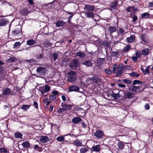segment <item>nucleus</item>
I'll list each match as a JSON object with an SVG mask.
<instances>
[{
	"instance_id": "obj_1",
	"label": "nucleus",
	"mask_w": 153,
	"mask_h": 153,
	"mask_svg": "<svg viewBox=\"0 0 153 153\" xmlns=\"http://www.w3.org/2000/svg\"><path fill=\"white\" fill-rule=\"evenodd\" d=\"M52 95H50L49 99L50 101H53L55 100V103L56 104H59L60 100L59 98H56V96L59 95V92L57 91H53L52 93Z\"/></svg>"
},
{
	"instance_id": "obj_19",
	"label": "nucleus",
	"mask_w": 153,
	"mask_h": 153,
	"mask_svg": "<svg viewBox=\"0 0 153 153\" xmlns=\"http://www.w3.org/2000/svg\"><path fill=\"white\" fill-rule=\"evenodd\" d=\"M150 49L148 48H145L143 49L141 52V54L143 56L148 55L149 53Z\"/></svg>"
},
{
	"instance_id": "obj_60",
	"label": "nucleus",
	"mask_w": 153,
	"mask_h": 153,
	"mask_svg": "<svg viewBox=\"0 0 153 153\" xmlns=\"http://www.w3.org/2000/svg\"><path fill=\"white\" fill-rule=\"evenodd\" d=\"M141 39L142 40L143 42H144L145 43L146 42V41L145 40V34H142L141 36Z\"/></svg>"
},
{
	"instance_id": "obj_2",
	"label": "nucleus",
	"mask_w": 153,
	"mask_h": 153,
	"mask_svg": "<svg viewBox=\"0 0 153 153\" xmlns=\"http://www.w3.org/2000/svg\"><path fill=\"white\" fill-rule=\"evenodd\" d=\"M79 66V60L76 59L72 60L69 64V67L73 70L76 69Z\"/></svg>"
},
{
	"instance_id": "obj_17",
	"label": "nucleus",
	"mask_w": 153,
	"mask_h": 153,
	"mask_svg": "<svg viewBox=\"0 0 153 153\" xmlns=\"http://www.w3.org/2000/svg\"><path fill=\"white\" fill-rule=\"evenodd\" d=\"M65 22L63 20H59L56 22L55 24L57 27H62L65 24Z\"/></svg>"
},
{
	"instance_id": "obj_10",
	"label": "nucleus",
	"mask_w": 153,
	"mask_h": 153,
	"mask_svg": "<svg viewBox=\"0 0 153 153\" xmlns=\"http://www.w3.org/2000/svg\"><path fill=\"white\" fill-rule=\"evenodd\" d=\"M61 105L62 107L64 108L66 111L71 110L72 107L71 105H68L63 102L61 103Z\"/></svg>"
},
{
	"instance_id": "obj_16",
	"label": "nucleus",
	"mask_w": 153,
	"mask_h": 153,
	"mask_svg": "<svg viewBox=\"0 0 153 153\" xmlns=\"http://www.w3.org/2000/svg\"><path fill=\"white\" fill-rule=\"evenodd\" d=\"M77 78L76 76H72L68 75L67 76V81L68 82H75Z\"/></svg>"
},
{
	"instance_id": "obj_5",
	"label": "nucleus",
	"mask_w": 153,
	"mask_h": 153,
	"mask_svg": "<svg viewBox=\"0 0 153 153\" xmlns=\"http://www.w3.org/2000/svg\"><path fill=\"white\" fill-rule=\"evenodd\" d=\"M46 68L45 67H39L37 68L36 70V72L40 75H45Z\"/></svg>"
},
{
	"instance_id": "obj_13",
	"label": "nucleus",
	"mask_w": 153,
	"mask_h": 153,
	"mask_svg": "<svg viewBox=\"0 0 153 153\" xmlns=\"http://www.w3.org/2000/svg\"><path fill=\"white\" fill-rule=\"evenodd\" d=\"M91 150L92 152H98L100 150V145H97L95 146H93L91 149Z\"/></svg>"
},
{
	"instance_id": "obj_34",
	"label": "nucleus",
	"mask_w": 153,
	"mask_h": 153,
	"mask_svg": "<svg viewBox=\"0 0 153 153\" xmlns=\"http://www.w3.org/2000/svg\"><path fill=\"white\" fill-rule=\"evenodd\" d=\"M30 105H23L22 106L21 108L25 111H27V110L30 108Z\"/></svg>"
},
{
	"instance_id": "obj_43",
	"label": "nucleus",
	"mask_w": 153,
	"mask_h": 153,
	"mask_svg": "<svg viewBox=\"0 0 153 153\" xmlns=\"http://www.w3.org/2000/svg\"><path fill=\"white\" fill-rule=\"evenodd\" d=\"M56 140L58 141L59 142H62L65 140V137L63 136H60L57 137Z\"/></svg>"
},
{
	"instance_id": "obj_47",
	"label": "nucleus",
	"mask_w": 153,
	"mask_h": 153,
	"mask_svg": "<svg viewBox=\"0 0 153 153\" xmlns=\"http://www.w3.org/2000/svg\"><path fill=\"white\" fill-rule=\"evenodd\" d=\"M150 68V66H147L146 68L145 69V70H144V73H143V74H150V73L149 71V69Z\"/></svg>"
},
{
	"instance_id": "obj_9",
	"label": "nucleus",
	"mask_w": 153,
	"mask_h": 153,
	"mask_svg": "<svg viewBox=\"0 0 153 153\" xmlns=\"http://www.w3.org/2000/svg\"><path fill=\"white\" fill-rule=\"evenodd\" d=\"M9 22L6 18L0 19V27H4L8 25Z\"/></svg>"
},
{
	"instance_id": "obj_61",
	"label": "nucleus",
	"mask_w": 153,
	"mask_h": 153,
	"mask_svg": "<svg viewBox=\"0 0 153 153\" xmlns=\"http://www.w3.org/2000/svg\"><path fill=\"white\" fill-rule=\"evenodd\" d=\"M126 11L128 12H131L132 11H133L131 6H129L126 9Z\"/></svg>"
},
{
	"instance_id": "obj_7",
	"label": "nucleus",
	"mask_w": 153,
	"mask_h": 153,
	"mask_svg": "<svg viewBox=\"0 0 153 153\" xmlns=\"http://www.w3.org/2000/svg\"><path fill=\"white\" fill-rule=\"evenodd\" d=\"M51 139L46 136H42L39 139L40 141L42 143H44L50 141Z\"/></svg>"
},
{
	"instance_id": "obj_8",
	"label": "nucleus",
	"mask_w": 153,
	"mask_h": 153,
	"mask_svg": "<svg viewBox=\"0 0 153 153\" xmlns=\"http://www.w3.org/2000/svg\"><path fill=\"white\" fill-rule=\"evenodd\" d=\"M84 9L88 12H93L95 8L93 5L86 4Z\"/></svg>"
},
{
	"instance_id": "obj_58",
	"label": "nucleus",
	"mask_w": 153,
	"mask_h": 153,
	"mask_svg": "<svg viewBox=\"0 0 153 153\" xmlns=\"http://www.w3.org/2000/svg\"><path fill=\"white\" fill-rule=\"evenodd\" d=\"M134 91L133 92H136L137 89L139 90L140 89V86H137L134 85Z\"/></svg>"
},
{
	"instance_id": "obj_35",
	"label": "nucleus",
	"mask_w": 153,
	"mask_h": 153,
	"mask_svg": "<svg viewBox=\"0 0 153 153\" xmlns=\"http://www.w3.org/2000/svg\"><path fill=\"white\" fill-rule=\"evenodd\" d=\"M14 136L16 138H22L23 135L19 132H16L14 134Z\"/></svg>"
},
{
	"instance_id": "obj_12",
	"label": "nucleus",
	"mask_w": 153,
	"mask_h": 153,
	"mask_svg": "<svg viewBox=\"0 0 153 153\" xmlns=\"http://www.w3.org/2000/svg\"><path fill=\"white\" fill-rule=\"evenodd\" d=\"M82 120V119L79 117H76L73 118L72 120V122L74 124H77L80 122Z\"/></svg>"
},
{
	"instance_id": "obj_49",
	"label": "nucleus",
	"mask_w": 153,
	"mask_h": 153,
	"mask_svg": "<svg viewBox=\"0 0 153 153\" xmlns=\"http://www.w3.org/2000/svg\"><path fill=\"white\" fill-rule=\"evenodd\" d=\"M21 45V43L20 42H16L13 45V48H16L17 47L20 46Z\"/></svg>"
},
{
	"instance_id": "obj_46",
	"label": "nucleus",
	"mask_w": 153,
	"mask_h": 153,
	"mask_svg": "<svg viewBox=\"0 0 153 153\" xmlns=\"http://www.w3.org/2000/svg\"><path fill=\"white\" fill-rule=\"evenodd\" d=\"M119 53V51H112L111 53V55L113 57H117Z\"/></svg>"
},
{
	"instance_id": "obj_48",
	"label": "nucleus",
	"mask_w": 153,
	"mask_h": 153,
	"mask_svg": "<svg viewBox=\"0 0 153 153\" xmlns=\"http://www.w3.org/2000/svg\"><path fill=\"white\" fill-rule=\"evenodd\" d=\"M111 94V97H113L114 99L117 100L118 99L116 94L114 93L113 91H112L111 94Z\"/></svg>"
},
{
	"instance_id": "obj_18",
	"label": "nucleus",
	"mask_w": 153,
	"mask_h": 153,
	"mask_svg": "<svg viewBox=\"0 0 153 153\" xmlns=\"http://www.w3.org/2000/svg\"><path fill=\"white\" fill-rule=\"evenodd\" d=\"M123 71L121 67H118L117 69V71L116 73L115 76L117 77H119L123 74Z\"/></svg>"
},
{
	"instance_id": "obj_21",
	"label": "nucleus",
	"mask_w": 153,
	"mask_h": 153,
	"mask_svg": "<svg viewBox=\"0 0 153 153\" xmlns=\"http://www.w3.org/2000/svg\"><path fill=\"white\" fill-rule=\"evenodd\" d=\"M82 65H85L87 67H90L92 66L93 63L91 62L89 60H87L84 61L82 63Z\"/></svg>"
},
{
	"instance_id": "obj_23",
	"label": "nucleus",
	"mask_w": 153,
	"mask_h": 153,
	"mask_svg": "<svg viewBox=\"0 0 153 153\" xmlns=\"http://www.w3.org/2000/svg\"><path fill=\"white\" fill-rule=\"evenodd\" d=\"M11 92L10 89L8 88H7L3 90L2 94L4 95H7L10 94Z\"/></svg>"
},
{
	"instance_id": "obj_57",
	"label": "nucleus",
	"mask_w": 153,
	"mask_h": 153,
	"mask_svg": "<svg viewBox=\"0 0 153 153\" xmlns=\"http://www.w3.org/2000/svg\"><path fill=\"white\" fill-rule=\"evenodd\" d=\"M26 62H29L31 63V62H36V61L34 59H27L26 60Z\"/></svg>"
},
{
	"instance_id": "obj_64",
	"label": "nucleus",
	"mask_w": 153,
	"mask_h": 153,
	"mask_svg": "<svg viewBox=\"0 0 153 153\" xmlns=\"http://www.w3.org/2000/svg\"><path fill=\"white\" fill-rule=\"evenodd\" d=\"M118 86L119 87H120L121 88H125L126 86L125 85L122 84H118Z\"/></svg>"
},
{
	"instance_id": "obj_54",
	"label": "nucleus",
	"mask_w": 153,
	"mask_h": 153,
	"mask_svg": "<svg viewBox=\"0 0 153 153\" xmlns=\"http://www.w3.org/2000/svg\"><path fill=\"white\" fill-rule=\"evenodd\" d=\"M133 19L132 22H135L137 20V17L136 15L134 14L133 15V16L132 17Z\"/></svg>"
},
{
	"instance_id": "obj_45",
	"label": "nucleus",
	"mask_w": 153,
	"mask_h": 153,
	"mask_svg": "<svg viewBox=\"0 0 153 153\" xmlns=\"http://www.w3.org/2000/svg\"><path fill=\"white\" fill-rule=\"evenodd\" d=\"M34 149H36L37 151L39 152H41L42 151V148L41 147H39V146L38 145H35Z\"/></svg>"
},
{
	"instance_id": "obj_42",
	"label": "nucleus",
	"mask_w": 153,
	"mask_h": 153,
	"mask_svg": "<svg viewBox=\"0 0 153 153\" xmlns=\"http://www.w3.org/2000/svg\"><path fill=\"white\" fill-rule=\"evenodd\" d=\"M124 30L122 28H120L118 30V34L119 35H120L124 34Z\"/></svg>"
},
{
	"instance_id": "obj_11",
	"label": "nucleus",
	"mask_w": 153,
	"mask_h": 153,
	"mask_svg": "<svg viewBox=\"0 0 153 153\" xmlns=\"http://www.w3.org/2000/svg\"><path fill=\"white\" fill-rule=\"evenodd\" d=\"M68 88L69 92L77 91L79 89L78 87L75 85H71Z\"/></svg>"
},
{
	"instance_id": "obj_30",
	"label": "nucleus",
	"mask_w": 153,
	"mask_h": 153,
	"mask_svg": "<svg viewBox=\"0 0 153 153\" xmlns=\"http://www.w3.org/2000/svg\"><path fill=\"white\" fill-rule=\"evenodd\" d=\"M94 13L93 12H88L85 13V15L87 17L89 18H94Z\"/></svg>"
},
{
	"instance_id": "obj_25",
	"label": "nucleus",
	"mask_w": 153,
	"mask_h": 153,
	"mask_svg": "<svg viewBox=\"0 0 153 153\" xmlns=\"http://www.w3.org/2000/svg\"><path fill=\"white\" fill-rule=\"evenodd\" d=\"M127 41L128 42H132L135 40V36L131 35L130 37H127L126 39Z\"/></svg>"
},
{
	"instance_id": "obj_15",
	"label": "nucleus",
	"mask_w": 153,
	"mask_h": 153,
	"mask_svg": "<svg viewBox=\"0 0 153 153\" xmlns=\"http://www.w3.org/2000/svg\"><path fill=\"white\" fill-rule=\"evenodd\" d=\"M125 97V98L131 99L133 97V94L127 91L124 93Z\"/></svg>"
},
{
	"instance_id": "obj_14",
	"label": "nucleus",
	"mask_w": 153,
	"mask_h": 153,
	"mask_svg": "<svg viewBox=\"0 0 153 153\" xmlns=\"http://www.w3.org/2000/svg\"><path fill=\"white\" fill-rule=\"evenodd\" d=\"M29 13L27 8L23 9L19 11V13L22 16H27Z\"/></svg>"
},
{
	"instance_id": "obj_44",
	"label": "nucleus",
	"mask_w": 153,
	"mask_h": 153,
	"mask_svg": "<svg viewBox=\"0 0 153 153\" xmlns=\"http://www.w3.org/2000/svg\"><path fill=\"white\" fill-rule=\"evenodd\" d=\"M142 82L141 81L138 80L136 79L133 81V85H134L137 84H142Z\"/></svg>"
},
{
	"instance_id": "obj_36",
	"label": "nucleus",
	"mask_w": 153,
	"mask_h": 153,
	"mask_svg": "<svg viewBox=\"0 0 153 153\" xmlns=\"http://www.w3.org/2000/svg\"><path fill=\"white\" fill-rule=\"evenodd\" d=\"M68 75L70 76H76L77 75V73L76 72L71 71L68 72Z\"/></svg>"
},
{
	"instance_id": "obj_38",
	"label": "nucleus",
	"mask_w": 153,
	"mask_h": 153,
	"mask_svg": "<svg viewBox=\"0 0 153 153\" xmlns=\"http://www.w3.org/2000/svg\"><path fill=\"white\" fill-rule=\"evenodd\" d=\"M130 76L132 77H138L140 76L139 74L135 72H133L129 74Z\"/></svg>"
},
{
	"instance_id": "obj_26",
	"label": "nucleus",
	"mask_w": 153,
	"mask_h": 153,
	"mask_svg": "<svg viewBox=\"0 0 153 153\" xmlns=\"http://www.w3.org/2000/svg\"><path fill=\"white\" fill-rule=\"evenodd\" d=\"M76 55L81 58H83L86 57V55L85 53L81 52H78L76 53Z\"/></svg>"
},
{
	"instance_id": "obj_20",
	"label": "nucleus",
	"mask_w": 153,
	"mask_h": 153,
	"mask_svg": "<svg viewBox=\"0 0 153 153\" xmlns=\"http://www.w3.org/2000/svg\"><path fill=\"white\" fill-rule=\"evenodd\" d=\"M36 43V41L35 40L30 39L27 41L26 45L29 46H32Z\"/></svg>"
},
{
	"instance_id": "obj_28",
	"label": "nucleus",
	"mask_w": 153,
	"mask_h": 153,
	"mask_svg": "<svg viewBox=\"0 0 153 153\" xmlns=\"http://www.w3.org/2000/svg\"><path fill=\"white\" fill-rule=\"evenodd\" d=\"M117 145L119 149L122 150L124 149L125 145L123 142L119 140Z\"/></svg>"
},
{
	"instance_id": "obj_3",
	"label": "nucleus",
	"mask_w": 153,
	"mask_h": 153,
	"mask_svg": "<svg viewBox=\"0 0 153 153\" xmlns=\"http://www.w3.org/2000/svg\"><path fill=\"white\" fill-rule=\"evenodd\" d=\"M51 87L48 85L45 86V87H40L39 91L41 93L42 95H44L45 93L48 92L50 91Z\"/></svg>"
},
{
	"instance_id": "obj_55",
	"label": "nucleus",
	"mask_w": 153,
	"mask_h": 153,
	"mask_svg": "<svg viewBox=\"0 0 153 153\" xmlns=\"http://www.w3.org/2000/svg\"><path fill=\"white\" fill-rule=\"evenodd\" d=\"M82 110H83V109L81 108L78 107H76L74 108V111H81Z\"/></svg>"
},
{
	"instance_id": "obj_31",
	"label": "nucleus",
	"mask_w": 153,
	"mask_h": 153,
	"mask_svg": "<svg viewBox=\"0 0 153 153\" xmlns=\"http://www.w3.org/2000/svg\"><path fill=\"white\" fill-rule=\"evenodd\" d=\"M92 80L94 83H97L100 81V79L97 76H94L92 78Z\"/></svg>"
},
{
	"instance_id": "obj_56",
	"label": "nucleus",
	"mask_w": 153,
	"mask_h": 153,
	"mask_svg": "<svg viewBox=\"0 0 153 153\" xmlns=\"http://www.w3.org/2000/svg\"><path fill=\"white\" fill-rule=\"evenodd\" d=\"M33 106L34 107L37 109H38L39 107L38 104L37 102L36 101H34L33 103Z\"/></svg>"
},
{
	"instance_id": "obj_41",
	"label": "nucleus",
	"mask_w": 153,
	"mask_h": 153,
	"mask_svg": "<svg viewBox=\"0 0 153 153\" xmlns=\"http://www.w3.org/2000/svg\"><path fill=\"white\" fill-rule=\"evenodd\" d=\"M88 151V149L87 148H82L80 150L81 153H85Z\"/></svg>"
},
{
	"instance_id": "obj_62",
	"label": "nucleus",
	"mask_w": 153,
	"mask_h": 153,
	"mask_svg": "<svg viewBox=\"0 0 153 153\" xmlns=\"http://www.w3.org/2000/svg\"><path fill=\"white\" fill-rule=\"evenodd\" d=\"M132 59L135 62H137L138 61L137 57L136 56H133L132 57Z\"/></svg>"
},
{
	"instance_id": "obj_27",
	"label": "nucleus",
	"mask_w": 153,
	"mask_h": 153,
	"mask_svg": "<svg viewBox=\"0 0 153 153\" xmlns=\"http://www.w3.org/2000/svg\"><path fill=\"white\" fill-rule=\"evenodd\" d=\"M116 30L117 28L115 27L111 26L108 28V31L111 34L116 31Z\"/></svg>"
},
{
	"instance_id": "obj_53",
	"label": "nucleus",
	"mask_w": 153,
	"mask_h": 153,
	"mask_svg": "<svg viewBox=\"0 0 153 153\" xmlns=\"http://www.w3.org/2000/svg\"><path fill=\"white\" fill-rule=\"evenodd\" d=\"M58 56V55L56 53H53V57L54 61H55L57 59Z\"/></svg>"
},
{
	"instance_id": "obj_39",
	"label": "nucleus",
	"mask_w": 153,
	"mask_h": 153,
	"mask_svg": "<svg viewBox=\"0 0 153 153\" xmlns=\"http://www.w3.org/2000/svg\"><path fill=\"white\" fill-rule=\"evenodd\" d=\"M109 44L110 43L108 41L106 40H104L102 42L101 45L107 47H108Z\"/></svg>"
},
{
	"instance_id": "obj_40",
	"label": "nucleus",
	"mask_w": 153,
	"mask_h": 153,
	"mask_svg": "<svg viewBox=\"0 0 153 153\" xmlns=\"http://www.w3.org/2000/svg\"><path fill=\"white\" fill-rule=\"evenodd\" d=\"M131 46L129 45H127L126 47L124 48L123 51L125 52H128L131 48Z\"/></svg>"
},
{
	"instance_id": "obj_22",
	"label": "nucleus",
	"mask_w": 153,
	"mask_h": 153,
	"mask_svg": "<svg viewBox=\"0 0 153 153\" xmlns=\"http://www.w3.org/2000/svg\"><path fill=\"white\" fill-rule=\"evenodd\" d=\"M150 14L147 12H146L142 13L141 15V19H148L150 18Z\"/></svg>"
},
{
	"instance_id": "obj_6",
	"label": "nucleus",
	"mask_w": 153,
	"mask_h": 153,
	"mask_svg": "<svg viewBox=\"0 0 153 153\" xmlns=\"http://www.w3.org/2000/svg\"><path fill=\"white\" fill-rule=\"evenodd\" d=\"M103 131L100 130H97L96 132L94 133V136L97 138H102L104 135Z\"/></svg>"
},
{
	"instance_id": "obj_4",
	"label": "nucleus",
	"mask_w": 153,
	"mask_h": 153,
	"mask_svg": "<svg viewBox=\"0 0 153 153\" xmlns=\"http://www.w3.org/2000/svg\"><path fill=\"white\" fill-rule=\"evenodd\" d=\"M11 34L12 35L17 36H21L22 35V28L21 27L20 28L16 29L15 30H13Z\"/></svg>"
},
{
	"instance_id": "obj_51",
	"label": "nucleus",
	"mask_w": 153,
	"mask_h": 153,
	"mask_svg": "<svg viewBox=\"0 0 153 153\" xmlns=\"http://www.w3.org/2000/svg\"><path fill=\"white\" fill-rule=\"evenodd\" d=\"M66 111L64 108H59L57 110V112L59 114H61L62 112Z\"/></svg>"
},
{
	"instance_id": "obj_59",
	"label": "nucleus",
	"mask_w": 153,
	"mask_h": 153,
	"mask_svg": "<svg viewBox=\"0 0 153 153\" xmlns=\"http://www.w3.org/2000/svg\"><path fill=\"white\" fill-rule=\"evenodd\" d=\"M150 105L148 103H146L144 105V108L146 110H148L150 108Z\"/></svg>"
},
{
	"instance_id": "obj_33",
	"label": "nucleus",
	"mask_w": 153,
	"mask_h": 153,
	"mask_svg": "<svg viewBox=\"0 0 153 153\" xmlns=\"http://www.w3.org/2000/svg\"><path fill=\"white\" fill-rule=\"evenodd\" d=\"M74 144L77 146H82V142L77 140L74 141Z\"/></svg>"
},
{
	"instance_id": "obj_32",
	"label": "nucleus",
	"mask_w": 153,
	"mask_h": 153,
	"mask_svg": "<svg viewBox=\"0 0 153 153\" xmlns=\"http://www.w3.org/2000/svg\"><path fill=\"white\" fill-rule=\"evenodd\" d=\"M105 59V58H98L97 60V64L99 65H101L104 63Z\"/></svg>"
},
{
	"instance_id": "obj_29",
	"label": "nucleus",
	"mask_w": 153,
	"mask_h": 153,
	"mask_svg": "<svg viewBox=\"0 0 153 153\" xmlns=\"http://www.w3.org/2000/svg\"><path fill=\"white\" fill-rule=\"evenodd\" d=\"M22 145L24 148H27L29 147L30 145V143L27 141L23 142Z\"/></svg>"
},
{
	"instance_id": "obj_24",
	"label": "nucleus",
	"mask_w": 153,
	"mask_h": 153,
	"mask_svg": "<svg viewBox=\"0 0 153 153\" xmlns=\"http://www.w3.org/2000/svg\"><path fill=\"white\" fill-rule=\"evenodd\" d=\"M117 3L116 1H114L111 4L110 7V10H112L115 9L117 6Z\"/></svg>"
},
{
	"instance_id": "obj_63",
	"label": "nucleus",
	"mask_w": 153,
	"mask_h": 153,
	"mask_svg": "<svg viewBox=\"0 0 153 153\" xmlns=\"http://www.w3.org/2000/svg\"><path fill=\"white\" fill-rule=\"evenodd\" d=\"M44 56L42 54H39L37 56V58L39 59H40L42 58Z\"/></svg>"
},
{
	"instance_id": "obj_52",
	"label": "nucleus",
	"mask_w": 153,
	"mask_h": 153,
	"mask_svg": "<svg viewBox=\"0 0 153 153\" xmlns=\"http://www.w3.org/2000/svg\"><path fill=\"white\" fill-rule=\"evenodd\" d=\"M105 71L106 74H111L112 73V71L111 70L108 68L105 69Z\"/></svg>"
},
{
	"instance_id": "obj_50",
	"label": "nucleus",
	"mask_w": 153,
	"mask_h": 153,
	"mask_svg": "<svg viewBox=\"0 0 153 153\" xmlns=\"http://www.w3.org/2000/svg\"><path fill=\"white\" fill-rule=\"evenodd\" d=\"M121 81H123L125 83L127 84H130L131 82V81H130L127 79H122Z\"/></svg>"
},
{
	"instance_id": "obj_37",
	"label": "nucleus",
	"mask_w": 153,
	"mask_h": 153,
	"mask_svg": "<svg viewBox=\"0 0 153 153\" xmlns=\"http://www.w3.org/2000/svg\"><path fill=\"white\" fill-rule=\"evenodd\" d=\"M0 153H9V152L4 147L0 148Z\"/></svg>"
}]
</instances>
